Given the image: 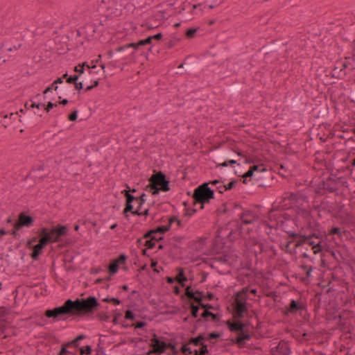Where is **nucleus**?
Returning a JSON list of instances; mask_svg holds the SVG:
<instances>
[{"label": "nucleus", "instance_id": "ea45409f", "mask_svg": "<svg viewBox=\"0 0 355 355\" xmlns=\"http://www.w3.org/2000/svg\"><path fill=\"white\" fill-rule=\"evenodd\" d=\"M103 302H107V303H112L114 305H119L121 302V300L117 297H105L102 300Z\"/></svg>", "mask_w": 355, "mask_h": 355}, {"label": "nucleus", "instance_id": "f3484780", "mask_svg": "<svg viewBox=\"0 0 355 355\" xmlns=\"http://www.w3.org/2000/svg\"><path fill=\"white\" fill-rule=\"evenodd\" d=\"M290 353L291 349L288 343L283 340L271 349V355H289Z\"/></svg>", "mask_w": 355, "mask_h": 355}, {"label": "nucleus", "instance_id": "473e14b6", "mask_svg": "<svg viewBox=\"0 0 355 355\" xmlns=\"http://www.w3.org/2000/svg\"><path fill=\"white\" fill-rule=\"evenodd\" d=\"M286 200H288L290 201H296L297 195L293 192L285 193L282 197V200L280 202H282L283 204L284 202L286 201Z\"/></svg>", "mask_w": 355, "mask_h": 355}, {"label": "nucleus", "instance_id": "a211bd4d", "mask_svg": "<svg viewBox=\"0 0 355 355\" xmlns=\"http://www.w3.org/2000/svg\"><path fill=\"white\" fill-rule=\"evenodd\" d=\"M251 339V335L247 331L239 332V335L234 338L231 339V341L234 344H236L239 347H244L245 345V341Z\"/></svg>", "mask_w": 355, "mask_h": 355}, {"label": "nucleus", "instance_id": "cd10ccee", "mask_svg": "<svg viewBox=\"0 0 355 355\" xmlns=\"http://www.w3.org/2000/svg\"><path fill=\"white\" fill-rule=\"evenodd\" d=\"M208 183L211 185H215L216 187V190L220 193H223L224 191H225V190H224L225 184H224V180H222L221 179L209 181Z\"/></svg>", "mask_w": 355, "mask_h": 355}, {"label": "nucleus", "instance_id": "8fccbe9b", "mask_svg": "<svg viewBox=\"0 0 355 355\" xmlns=\"http://www.w3.org/2000/svg\"><path fill=\"white\" fill-rule=\"evenodd\" d=\"M237 182H238V180H231L228 184H225V187L224 190L230 191V190L232 189L233 188H234L236 187Z\"/></svg>", "mask_w": 355, "mask_h": 355}, {"label": "nucleus", "instance_id": "6ab92c4d", "mask_svg": "<svg viewBox=\"0 0 355 355\" xmlns=\"http://www.w3.org/2000/svg\"><path fill=\"white\" fill-rule=\"evenodd\" d=\"M239 218L241 220L242 224H251L254 221H255L257 219H258V217L254 214V212L251 210H244L241 214H239Z\"/></svg>", "mask_w": 355, "mask_h": 355}, {"label": "nucleus", "instance_id": "39448f33", "mask_svg": "<svg viewBox=\"0 0 355 355\" xmlns=\"http://www.w3.org/2000/svg\"><path fill=\"white\" fill-rule=\"evenodd\" d=\"M342 178L336 175L331 174L328 178L321 180L315 187V193L324 196L327 192L334 193L337 191L342 182Z\"/></svg>", "mask_w": 355, "mask_h": 355}, {"label": "nucleus", "instance_id": "412c9836", "mask_svg": "<svg viewBox=\"0 0 355 355\" xmlns=\"http://www.w3.org/2000/svg\"><path fill=\"white\" fill-rule=\"evenodd\" d=\"M253 185L257 186L258 187H265L269 184V177L267 173H262L261 175H257L255 177V180H251Z\"/></svg>", "mask_w": 355, "mask_h": 355}, {"label": "nucleus", "instance_id": "79ce46f5", "mask_svg": "<svg viewBox=\"0 0 355 355\" xmlns=\"http://www.w3.org/2000/svg\"><path fill=\"white\" fill-rule=\"evenodd\" d=\"M190 344H188V342L187 343H184L182 345V346L180 348V352L184 354L186 353H188L189 354H191L193 353V351L191 350V347L189 346Z\"/></svg>", "mask_w": 355, "mask_h": 355}, {"label": "nucleus", "instance_id": "0eeeda50", "mask_svg": "<svg viewBox=\"0 0 355 355\" xmlns=\"http://www.w3.org/2000/svg\"><path fill=\"white\" fill-rule=\"evenodd\" d=\"M204 293L199 290L194 291L192 286H187L182 298H187L188 300L193 301L199 304L200 309L205 310L214 309V306L209 303H203Z\"/></svg>", "mask_w": 355, "mask_h": 355}, {"label": "nucleus", "instance_id": "f03ea898", "mask_svg": "<svg viewBox=\"0 0 355 355\" xmlns=\"http://www.w3.org/2000/svg\"><path fill=\"white\" fill-rule=\"evenodd\" d=\"M248 288L245 287L234 295V300L232 304L234 318H243L248 314Z\"/></svg>", "mask_w": 355, "mask_h": 355}, {"label": "nucleus", "instance_id": "dca6fc26", "mask_svg": "<svg viewBox=\"0 0 355 355\" xmlns=\"http://www.w3.org/2000/svg\"><path fill=\"white\" fill-rule=\"evenodd\" d=\"M34 218L27 215L25 212H21L18 216V219L14 223V228L20 230L23 227H31L33 225Z\"/></svg>", "mask_w": 355, "mask_h": 355}, {"label": "nucleus", "instance_id": "9b49d317", "mask_svg": "<svg viewBox=\"0 0 355 355\" xmlns=\"http://www.w3.org/2000/svg\"><path fill=\"white\" fill-rule=\"evenodd\" d=\"M148 180L151 184H156L159 187H161L162 191L166 192L170 190V181L167 178L166 175L161 171L158 172L154 171V173Z\"/></svg>", "mask_w": 355, "mask_h": 355}, {"label": "nucleus", "instance_id": "5701e85b", "mask_svg": "<svg viewBox=\"0 0 355 355\" xmlns=\"http://www.w3.org/2000/svg\"><path fill=\"white\" fill-rule=\"evenodd\" d=\"M200 317L204 320L205 322H207L209 318H211V320L214 322H218L220 320V315L218 313H214L209 310L203 311L200 314Z\"/></svg>", "mask_w": 355, "mask_h": 355}, {"label": "nucleus", "instance_id": "72a5a7b5", "mask_svg": "<svg viewBox=\"0 0 355 355\" xmlns=\"http://www.w3.org/2000/svg\"><path fill=\"white\" fill-rule=\"evenodd\" d=\"M199 28H190L186 30L185 36L188 39L194 38Z\"/></svg>", "mask_w": 355, "mask_h": 355}, {"label": "nucleus", "instance_id": "49530a36", "mask_svg": "<svg viewBox=\"0 0 355 355\" xmlns=\"http://www.w3.org/2000/svg\"><path fill=\"white\" fill-rule=\"evenodd\" d=\"M235 164H236V160L230 159V160H226V161L223 162L221 164H218L217 165V167H226V166H227L229 165L231 166H233Z\"/></svg>", "mask_w": 355, "mask_h": 355}, {"label": "nucleus", "instance_id": "69168bd1", "mask_svg": "<svg viewBox=\"0 0 355 355\" xmlns=\"http://www.w3.org/2000/svg\"><path fill=\"white\" fill-rule=\"evenodd\" d=\"M58 89V86H55L53 83H52L50 86L47 87L44 91L43 92L44 94H46L48 92H51L53 89L57 90Z\"/></svg>", "mask_w": 355, "mask_h": 355}, {"label": "nucleus", "instance_id": "774afa93", "mask_svg": "<svg viewBox=\"0 0 355 355\" xmlns=\"http://www.w3.org/2000/svg\"><path fill=\"white\" fill-rule=\"evenodd\" d=\"M96 355H107L105 352L103 347H101L99 345L96 349Z\"/></svg>", "mask_w": 355, "mask_h": 355}, {"label": "nucleus", "instance_id": "aec40b11", "mask_svg": "<svg viewBox=\"0 0 355 355\" xmlns=\"http://www.w3.org/2000/svg\"><path fill=\"white\" fill-rule=\"evenodd\" d=\"M305 309V305L302 302L295 300H291L288 306H286L287 313L295 314Z\"/></svg>", "mask_w": 355, "mask_h": 355}, {"label": "nucleus", "instance_id": "b1692460", "mask_svg": "<svg viewBox=\"0 0 355 355\" xmlns=\"http://www.w3.org/2000/svg\"><path fill=\"white\" fill-rule=\"evenodd\" d=\"M329 284H330V282H329V284L327 285L323 286L322 291L321 292H317L315 294L314 300L316 302V303L318 304V305H315V307H320V302L322 300V293L329 294L330 293H331L334 291V289L331 287H329L328 288Z\"/></svg>", "mask_w": 355, "mask_h": 355}, {"label": "nucleus", "instance_id": "393cba45", "mask_svg": "<svg viewBox=\"0 0 355 355\" xmlns=\"http://www.w3.org/2000/svg\"><path fill=\"white\" fill-rule=\"evenodd\" d=\"M176 270L178 274L175 277V280L182 287H184L185 282L188 280L187 277L185 276L184 270L183 268L178 267Z\"/></svg>", "mask_w": 355, "mask_h": 355}, {"label": "nucleus", "instance_id": "de8ad7c7", "mask_svg": "<svg viewBox=\"0 0 355 355\" xmlns=\"http://www.w3.org/2000/svg\"><path fill=\"white\" fill-rule=\"evenodd\" d=\"M68 347H70L67 345V343L62 344L61 345L60 350L59 353L58 354V355H66L67 354H69L70 351H69L67 349Z\"/></svg>", "mask_w": 355, "mask_h": 355}, {"label": "nucleus", "instance_id": "1a4fd4ad", "mask_svg": "<svg viewBox=\"0 0 355 355\" xmlns=\"http://www.w3.org/2000/svg\"><path fill=\"white\" fill-rule=\"evenodd\" d=\"M314 236V234L303 235L301 234L297 239V240L296 241L294 245V249H296L302 246L304 244L307 243L312 247V250L314 254L321 253L323 251L324 248L322 245L320 244V241L315 243V241L313 240Z\"/></svg>", "mask_w": 355, "mask_h": 355}, {"label": "nucleus", "instance_id": "c9c22d12", "mask_svg": "<svg viewBox=\"0 0 355 355\" xmlns=\"http://www.w3.org/2000/svg\"><path fill=\"white\" fill-rule=\"evenodd\" d=\"M80 355H89L92 352V347L90 345H86L78 348Z\"/></svg>", "mask_w": 355, "mask_h": 355}, {"label": "nucleus", "instance_id": "4be33fe9", "mask_svg": "<svg viewBox=\"0 0 355 355\" xmlns=\"http://www.w3.org/2000/svg\"><path fill=\"white\" fill-rule=\"evenodd\" d=\"M144 45H145V44H144V40H140L136 43H133V42L129 43L128 44L120 46L116 49V51L120 52V51H123L129 49H132V51L130 54L132 55L135 53V51L136 50L139 49L141 46H143Z\"/></svg>", "mask_w": 355, "mask_h": 355}, {"label": "nucleus", "instance_id": "20e7f679", "mask_svg": "<svg viewBox=\"0 0 355 355\" xmlns=\"http://www.w3.org/2000/svg\"><path fill=\"white\" fill-rule=\"evenodd\" d=\"M209 183L204 182L196 187L192 194L193 204H200V209H204L205 203L214 198V191L209 187Z\"/></svg>", "mask_w": 355, "mask_h": 355}, {"label": "nucleus", "instance_id": "bb28decb", "mask_svg": "<svg viewBox=\"0 0 355 355\" xmlns=\"http://www.w3.org/2000/svg\"><path fill=\"white\" fill-rule=\"evenodd\" d=\"M189 308L190 309L191 315L193 318L198 317V311L200 309L199 304H195L193 301L188 300Z\"/></svg>", "mask_w": 355, "mask_h": 355}, {"label": "nucleus", "instance_id": "13d9d810", "mask_svg": "<svg viewBox=\"0 0 355 355\" xmlns=\"http://www.w3.org/2000/svg\"><path fill=\"white\" fill-rule=\"evenodd\" d=\"M144 245L147 248V249H153L155 246V243L150 239H148L144 243Z\"/></svg>", "mask_w": 355, "mask_h": 355}, {"label": "nucleus", "instance_id": "37998d69", "mask_svg": "<svg viewBox=\"0 0 355 355\" xmlns=\"http://www.w3.org/2000/svg\"><path fill=\"white\" fill-rule=\"evenodd\" d=\"M96 317L101 321H108L110 318V315L105 312H101L96 314Z\"/></svg>", "mask_w": 355, "mask_h": 355}, {"label": "nucleus", "instance_id": "2eb2a0df", "mask_svg": "<svg viewBox=\"0 0 355 355\" xmlns=\"http://www.w3.org/2000/svg\"><path fill=\"white\" fill-rule=\"evenodd\" d=\"M40 235L39 243L37 244L34 245L32 247L31 253L30 254L31 257L33 260H37L39 257L43 252L44 248L49 244V241H46V239L42 236V234Z\"/></svg>", "mask_w": 355, "mask_h": 355}, {"label": "nucleus", "instance_id": "6e6552de", "mask_svg": "<svg viewBox=\"0 0 355 355\" xmlns=\"http://www.w3.org/2000/svg\"><path fill=\"white\" fill-rule=\"evenodd\" d=\"M124 197L125 198V207L123 210V214L124 215V217L126 219L129 218V214L128 213H131L132 215H137V216H148L149 213V209H146L143 211H140V209H135L134 210L133 207V202L136 199V197L133 196L132 194L129 193L128 191H124Z\"/></svg>", "mask_w": 355, "mask_h": 355}, {"label": "nucleus", "instance_id": "680f3d73", "mask_svg": "<svg viewBox=\"0 0 355 355\" xmlns=\"http://www.w3.org/2000/svg\"><path fill=\"white\" fill-rule=\"evenodd\" d=\"M58 106V103H52L51 101H49L47 105H45V107H44V110L49 112L51 109L54 108V107H56Z\"/></svg>", "mask_w": 355, "mask_h": 355}, {"label": "nucleus", "instance_id": "864d4df0", "mask_svg": "<svg viewBox=\"0 0 355 355\" xmlns=\"http://www.w3.org/2000/svg\"><path fill=\"white\" fill-rule=\"evenodd\" d=\"M199 350V352H200L202 355H209L207 345L205 343H203L202 345H200Z\"/></svg>", "mask_w": 355, "mask_h": 355}, {"label": "nucleus", "instance_id": "a878e982", "mask_svg": "<svg viewBox=\"0 0 355 355\" xmlns=\"http://www.w3.org/2000/svg\"><path fill=\"white\" fill-rule=\"evenodd\" d=\"M205 341V334H200L196 337H191L188 340V344H191L194 346H200Z\"/></svg>", "mask_w": 355, "mask_h": 355}, {"label": "nucleus", "instance_id": "a19ab883", "mask_svg": "<svg viewBox=\"0 0 355 355\" xmlns=\"http://www.w3.org/2000/svg\"><path fill=\"white\" fill-rule=\"evenodd\" d=\"M127 259H128V257L125 254H121L116 259H114V260L117 262V264L119 266H120L121 264V265L125 264Z\"/></svg>", "mask_w": 355, "mask_h": 355}, {"label": "nucleus", "instance_id": "c03bdc74", "mask_svg": "<svg viewBox=\"0 0 355 355\" xmlns=\"http://www.w3.org/2000/svg\"><path fill=\"white\" fill-rule=\"evenodd\" d=\"M313 268H314L313 266H310L309 269L306 272V276L301 277V281L303 283H306L309 281V279L311 275V272H312Z\"/></svg>", "mask_w": 355, "mask_h": 355}, {"label": "nucleus", "instance_id": "5fc2aeb1", "mask_svg": "<svg viewBox=\"0 0 355 355\" xmlns=\"http://www.w3.org/2000/svg\"><path fill=\"white\" fill-rule=\"evenodd\" d=\"M79 78V75H73L67 77V83L69 84H74Z\"/></svg>", "mask_w": 355, "mask_h": 355}, {"label": "nucleus", "instance_id": "f704fd0d", "mask_svg": "<svg viewBox=\"0 0 355 355\" xmlns=\"http://www.w3.org/2000/svg\"><path fill=\"white\" fill-rule=\"evenodd\" d=\"M111 7L118 10L119 8H121L123 6V4L126 0H110Z\"/></svg>", "mask_w": 355, "mask_h": 355}, {"label": "nucleus", "instance_id": "f8f14e48", "mask_svg": "<svg viewBox=\"0 0 355 355\" xmlns=\"http://www.w3.org/2000/svg\"><path fill=\"white\" fill-rule=\"evenodd\" d=\"M268 170L263 164H253L248 171L243 175V183L248 184L251 180H255L257 175H261L262 173H267Z\"/></svg>", "mask_w": 355, "mask_h": 355}, {"label": "nucleus", "instance_id": "f257e3e1", "mask_svg": "<svg viewBox=\"0 0 355 355\" xmlns=\"http://www.w3.org/2000/svg\"><path fill=\"white\" fill-rule=\"evenodd\" d=\"M100 305L97 298L94 296L76 298L75 300L68 299L62 306L46 310L44 316L53 318L55 321L64 320L67 318L66 316H90L98 309Z\"/></svg>", "mask_w": 355, "mask_h": 355}, {"label": "nucleus", "instance_id": "7c9ffc66", "mask_svg": "<svg viewBox=\"0 0 355 355\" xmlns=\"http://www.w3.org/2000/svg\"><path fill=\"white\" fill-rule=\"evenodd\" d=\"M146 190H149V191L152 193V195L155 196L159 193V191H162L161 187H159L156 184H150L146 186Z\"/></svg>", "mask_w": 355, "mask_h": 355}, {"label": "nucleus", "instance_id": "0e129e2a", "mask_svg": "<svg viewBox=\"0 0 355 355\" xmlns=\"http://www.w3.org/2000/svg\"><path fill=\"white\" fill-rule=\"evenodd\" d=\"M74 71L77 73L76 75H79L80 76L81 74L84 73L85 69L82 66L78 64L74 67Z\"/></svg>", "mask_w": 355, "mask_h": 355}, {"label": "nucleus", "instance_id": "c756f323", "mask_svg": "<svg viewBox=\"0 0 355 355\" xmlns=\"http://www.w3.org/2000/svg\"><path fill=\"white\" fill-rule=\"evenodd\" d=\"M107 269L109 274L110 275H114L118 272L119 269V266L117 264L116 261L112 259L109 263Z\"/></svg>", "mask_w": 355, "mask_h": 355}, {"label": "nucleus", "instance_id": "603ef678", "mask_svg": "<svg viewBox=\"0 0 355 355\" xmlns=\"http://www.w3.org/2000/svg\"><path fill=\"white\" fill-rule=\"evenodd\" d=\"M35 322L37 325L44 326L46 323V319L44 316L37 317L35 318Z\"/></svg>", "mask_w": 355, "mask_h": 355}, {"label": "nucleus", "instance_id": "9d476101", "mask_svg": "<svg viewBox=\"0 0 355 355\" xmlns=\"http://www.w3.org/2000/svg\"><path fill=\"white\" fill-rule=\"evenodd\" d=\"M282 202H280L278 206H273L272 208L268 211L265 223H266V225L269 228L276 229L279 225H282V220L280 211V207H282Z\"/></svg>", "mask_w": 355, "mask_h": 355}, {"label": "nucleus", "instance_id": "4d7b16f0", "mask_svg": "<svg viewBox=\"0 0 355 355\" xmlns=\"http://www.w3.org/2000/svg\"><path fill=\"white\" fill-rule=\"evenodd\" d=\"M77 118H78V110H76L72 111L68 115V119L70 121H76Z\"/></svg>", "mask_w": 355, "mask_h": 355}, {"label": "nucleus", "instance_id": "ddd939ff", "mask_svg": "<svg viewBox=\"0 0 355 355\" xmlns=\"http://www.w3.org/2000/svg\"><path fill=\"white\" fill-rule=\"evenodd\" d=\"M163 337H158L156 334H153L149 346L152 348L151 352L155 355L164 354L167 349L168 343L164 341Z\"/></svg>", "mask_w": 355, "mask_h": 355}, {"label": "nucleus", "instance_id": "2f4dec72", "mask_svg": "<svg viewBox=\"0 0 355 355\" xmlns=\"http://www.w3.org/2000/svg\"><path fill=\"white\" fill-rule=\"evenodd\" d=\"M284 207V205L282 204V207H280V211H281L282 225L284 223L285 221L290 220L292 219L291 215L285 211L286 209Z\"/></svg>", "mask_w": 355, "mask_h": 355}, {"label": "nucleus", "instance_id": "e433bc0d", "mask_svg": "<svg viewBox=\"0 0 355 355\" xmlns=\"http://www.w3.org/2000/svg\"><path fill=\"white\" fill-rule=\"evenodd\" d=\"M170 230V225H159L155 228V233L163 234Z\"/></svg>", "mask_w": 355, "mask_h": 355}, {"label": "nucleus", "instance_id": "3c124183", "mask_svg": "<svg viewBox=\"0 0 355 355\" xmlns=\"http://www.w3.org/2000/svg\"><path fill=\"white\" fill-rule=\"evenodd\" d=\"M167 349H170L173 355H177L179 353V351L178 350L175 343H168Z\"/></svg>", "mask_w": 355, "mask_h": 355}, {"label": "nucleus", "instance_id": "a18cd8bd", "mask_svg": "<svg viewBox=\"0 0 355 355\" xmlns=\"http://www.w3.org/2000/svg\"><path fill=\"white\" fill-rule=\"evenodd\" d=\"M136 318L135 314L132 311L128 309L125 311V319L128 320H135Z\"/></svg>", "mask_w": 355, "mask_h": 355}, {"label": "nucleus", "instance_id": "bf43d9fd", "mask_svg": "<svg viewBox=\"0 0 355 355\" xmlns=\"http://www.w3.org/2000/svg\"><path fill=\"white\" fill-rule=\"evenodd\" d=\"M329 234H331V235L340 236L341 235V230L338 227H333L331 229V230L329 232Z\"/></svg>", "mask_w": 355, "mask_h": 355}, {"label": "nucleus", "instance_id": "4468645a", "mask_svg": "<svg viewBox=\"0 0 355 355\" xmlns=\"http://www.w3.org/2000/svg\"><path fill=\"white\" fill-rule=\"evenodd\" d=\"M234 321H232L228 320L226 321L225 324L227 326L229 330L231 332H242L245 331V329L247 328L249 325V322H244L242 321L243 318H234Z\"/></svg>", "mask_w": 355, "mask_h": 355}, {"label": "nucleus", "instance_id": "e2e57ef3", "mask_svg": "<svg viewBox=\"0 0 355 355\" xmlns=\"http://www.w3.org/2000/svg\"><path fill=\"white\" fill-rule=\"evenodd\" d=\"M156 234L155 233V229H151V230H149L148 231H147L143 236V238L144 239H149L150 238H151V236H153V234Z\"/></svg>", "mask_w": 355, "mask_h": 355}, {"label": "nucleus", "instance_id": "58836bf2", "mask_svg": "<svg viewBox=\"0 0 355 355\" xmlns=\"http://www.w3.org/2000/svg\"><path fill=\"white\" fill-rule=\"evenodd\" d=\"M220 336H221V334L216 332V331H213V332L209 333L207 334V336L205 337V340H214V339L217 340Z\"/></svg>", "mask_w": 355, "mask_h": 355}, {"label": "nucleus", "instance_id": "338daca9", "mask_svg": "<svg viewBox=\"0 0 355 355\" xmlns=\"http://www.w3.org/2000/svg\"><path fill=\"white\" fill-rule=\"evenodd\" d=\"M104 6L103 8H105L107 10L112 9L110 0H102L101 2V6Z\"/></svg>", "mask_w": 355, "mask_h": 355}, {"label": "nucleus", "instance_id": "c85d7f7f", "mask_svg": "<svg viewBox=\"0 0 355 355\" xmlns=\"http://www.w3.org/2000/svg\"><path fill=\"white\" fill-rule=\"evenodd\" d=\"M315 209L320 211H327L330 213L331 211L332 207L329 205L328 201L322 200Z\"/></svg>", "mask_w": 355, "mask_h": 355}, {"label": "nucleus", "instance_id": "09e8293b", "mask_svg": "<svg viewBox=\"0 0 355 355\" xmlns=\"http://www.w3.org/2000/svg\"><path fill=\"white\" fill-rule=\"evenodd\" d=\"M180 40V38L174 37L173 39L171 40L168 42H167L166 46L168 49H171L174 47Z\"/></svg>", "mask_w": 355, "mask_h": 355}, {"label": "nucleus", "instance_id": "7ed1b4c3", "mask_svg": "<svg viewBox=\"0 0 355 355\" xmlns=\"http://www.w3.org/2000/svg\"><path fill=\"white\" fill-rule=\"evenodd\" d=\"M242 225L239 220L229 222L225 227H220L217 231V236L221 239H227L233 242L242 234Z\"/></svg>", "mask_w": 355, "mask_h": 355}, {"label": "nucleus", "instance_id": "4c0bfd02", "mask_svg": "<svg viewBox=\"0 0 355 355\" xmlns=\"http://www.w3.org/2000/svg\"><path fill=\"white\" fill-rule=\"evenodd\" d=\"M146 193H143L139 197H136V199L135 201H137L138 202V207L137 209H141L142 205L146 202Z\"/></svg>", "mask_w": 355, "mask_h": 355}, {"label": "nucleus", "instance_id": "6e6d98bb", "mask_svg": "<svg viewBox=\"0 0 355 355\" xmlns=\"http://www.w3.org/2000/svg\"><path fill=\"white\" fill-rule=\"evenodd\" d=\"M132 325L135 329H142L147 325V323L145 321L139 320L132 323Z\"/></svg>", "mask_w": 355, "mask_h": 355}, {"label": "nucleus", "instance_id": "423d86ee", "mask_svg": "<svg viewBox=\"0 0 355 355\" xmlns=\"http://www.w3.org/2000/svg\"><path fill=\"white\" fill-rule=\"evenodd\" d=\"M68 233V227L66 225L58 224L52 228L42 227L39 231V234L49 241V243H58L62 241V237Z\"/></svg>", "mask_w": 355, "mask_h": 355}, {"label": "nucleus", "instance_id": "052dcab7", "mask_svg": "<svg viewBox=\"0 0 355 355\" xmlns=\"http://www.w3.org/2000/svg\"><path fill=\"white\" fill-rule=\"evenodd\" d=\"M79 343L80 342H78V340L75 338L71 341L67 343V345L69 346L70 347L79 348Z\"/></svg>", "mask_w": 355, "mask_h": 355}]
</instances>
